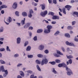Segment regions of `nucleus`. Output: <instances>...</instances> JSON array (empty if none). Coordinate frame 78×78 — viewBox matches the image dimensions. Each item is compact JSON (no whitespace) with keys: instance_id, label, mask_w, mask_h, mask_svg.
Listing matches in <instances>:
<instances>
[{"instance_id":"nucleus-1","label":"nucleus","mask_w":78,"mask_h":78,"mask_svg":"<svg viewBox=\"0 0 78 78\" xmlns=\"http://www.w3.org/2000/svg\"><path fill=\"white\" fill-rule=\"evenodd\" d=\"M58 66L59 67H65L66 70L68 72H67L68 75H71L72 74L73 75V73L72 70H71V69L67 67V65L65 64V63H62L59 64L58 65Z\"/></svg>"},{"instance_id":"nucleus-2","label":"nucleus","mask_w":78,"mask_h":78,"mask_svg":"<svg viewBox=\"0 0 78 78\" xmlns=\"http://www.w3.org/2000/svg\"><path fill=\"white\" fill-rule=\"evenodd\" d=\"M0 68L1 69L2 72H4L5 73V74H4V77H5L7 75H8V70H5V69H4V66H1Z\"/></svg>"},{"instance_id":"nucleus-3","label":"nucleus","mask_w":78,"mask_h":78,"mask_svg":"<svg viewBox=\"0 0 78 78\" xmlns=\"http://www.w3.org/2000/svg\"><path fill=\"white\" fill-rule=\"evenodd\" d=\"M48 63V59L47 58L43 59L41 61V66H43L44 64H47Z\"/></svg>"},{"instance_id":"nucleus-4","label":"nucleus","mask_w":78,"mask_h":78,"mask_svg":"<svg viewBox=\"0 0 78 78\" xmlns=\"http://www.w3.org/2000/svg\"><path fill=\"white\" fill-rule=\"evenodd\" d=\"M48 13V12H47V11L45 10L44 11L41 12L40 13V15H41V16L44 17Z\"/></svg>"},{"instance_id":"nucleus-5","label":"nucleus","mask_w":78,"mask_h":78,"mask_svg":"<svg viewBox=\"0 0 78 78\" xmlns=\"http://www.w3.org/2000/svg\"><path fill=\"white\" fill-rule=\"evenodd\" d=\"M65 7L67 9V10L70 11V9L72 8V6L69 5H67L65 6Z\"/></svg>"},{"instance_id":"nucleus-6","label":"nucleus","mask_w":78,"mask_h":78,"mask_svg":"<svg viewBox=\"0 0 78 78\" xmlns=\"http://www.w3.org/2000/svg\"><path fill=\"white\" fill-rule=\"evenodd\" d=\"M66 44L67 45H69V46H74L73 43H69L68 41H66Z\"/></svg>"},{"instance_id":"nucleus-7","label":"nucleus","mask_w":78,"mask_h":78,"mask_svg":"<svg viewBox=\"0 0 78 78\" xmlns=\"http://www.w3.org/2000/svg\"><path fill=\"white\" fill-rule=\"evenodd\" d=\"M30 13L28 14V16L29 17L31 18V17H32V15L31 14V13H33V10H30Z\"/></svg>"},{"instance_id":"nucleus-8","label":"nucleus","mask_w":78,"mask_h":78,"mask_svg":"<svg viewBox=\"0 0 78 78\" xmlns=\"http://www.w3.org/2000/svg\"><path fill=\"white\" fill-rule=\"evenodd\" d=\"M30 26V23H27L24 26V28H28Z\"/></svg>"},{"instance_id":"nucleus-9","label":"nucleus","mask_w":78,"mask_h":78,"mask_svg":"<svg viewBox=\"0 0 78 78\" xmlns=\"http://www.w3.org/2000/svg\"><path fill=\"white\" fill-rule=\"evenodd\" d=\"M52 19H57L58 20L59 19V17L57 16H54L52 17Z\"/></svg>"},{"instance_id":"nucleus-10","label":"nucleus","mask_w":78,"mask_h":78,"mask_svg":"<svg viewBox=\"0 0 78 78\" xmlns=\"http://www.w3.org/2000/svg\"><path fill=\"white\" fill-rule=\"evenodd\" d=\"M72 63V59H70L69 60L68 62L67 61L66 62V64L67 65H69V64H71Z\"/></svg>"},{"instance_id":"nucleus-11","label":"nucleus","mask_w":78,"mask_h":78,"mask_svg":"<svg viewBox=\"0 0 78 78\" xmlns=\"http://www.w3.org/2000/svg\"><path fill=\"white\" fill-rule=\"evenodd\" d=\"M17 7V4L16 2L14 3L13 5V8L14 9H16Z\"/></svg>"},{"instance_id":"nucleus-12","label":"nucleus","mask_w":78,"mask_h":78,"mask_svg":"<svg viewBox=\"0 0 78 78\" xmlns=\"http://www.w3.org/2000/svg\"><path fill=\"white\" fill-rule=\"evenodd\" d=\"M7 22H9V23H10L12 22V18L11 17H9V18L7 19Z\"/></svg>"},{"instance_id":"nucleus-13","label":"nucleus","mask_w":78,"mask_h":78,"mask_svg":"<svg viewBox=\"0 0 78 78\" xmlns=\"http://www.w3.org/2000/svg\"><path fill=\"white\" fill-rule=\"evenodd\" d=\"M40 50H42L44 48V46L42 45H40L39 48Z\"/></svg>"},{"instance_id":"nucleus-14","label":"nucleus","mask_w":78,"mask_h":78,"mask_svg":"<svg viewBox=\"0 0 78 78\" xmlns=\"http://www.w3.org/2000/svg\"><path fill=\"white\" fill-rule=\"evenodd\" d=\"M52 27H52V26L50 25H48L47 27V29H48L50 31H51V28H52Z\"/></svg>"},{"instance_id":"nucleus-15","label":"nucleus","mask_w":78,"mask_h":78,"mask_svg":"<svg viewBox=\"0 0 78 78\" xmlns=\"http://www.w3.org/2000/svg\"><path fill=\"white\" fill-rule=\"evenodd\" d=\"M44 31L45 33H50V30L48 29L45 30Z\"/></svg>"},{"instance_id":"nucleus-16","label":"nucleus","mask_w":78,"mask_h":78,"mask_svg":"<svg viewBox=\"0 0 78 78\" xmlns=\"http://www.w3.org/2000/svg\"><path fill=\"white\" fill-rule=\"evenodd\" d=\"M66 57H67V59H72V58H73V57L72 55H70L69 56H68L66 55Z\"/></svg>"},{"instance_id":"nucleus-17","label":"nucleus","mask_w":78,"mask_h":78,"mask_svg":"<svg viewBox=\"0 0 78 78\" xmlns=\"http://www.w3.org/2000/svg\"><path fill=\"white\" fill-rule=\"evenodd\" d=\"M25 18L23 19V20H22L21 22V23L22 25L25 24Z\"/></svg>"},{"instance_id":"nucleus-18","label":"nucleus","mask_w":78,"mask_h":78,"mask_svg":"<svg viewBox=\"0 0 78 78\" xmlns=\"http://www.w3.org/2000/svg\"><path fill=\"white\" fill-rule=\"evenodd\" d=\"M21 39L20 37L17 39V44H20V43Z\"/></svg>"},{"instance_id":"nucleus-19","label":"nucleus","mask_w":78,"mask_h":78,"mask_svg":"<svg viewBox=\"0 0 78 78\" xmlns=\"http://www.w3.org/2000/svg\"><path fill=\"white\" fill-rule=\"evenodd\" d=\"M30 50H31L30 46H28L27 48L26 51H30Z\"/></svg>"},{"instance_id":"nucleus-20","label":"nucleus","mask_w":78,"mask_h":78,"mask_svg":"<svg viewBox=\"0 0 78 78\" xmlns=\"http://www.w3.org/2000/svg\"><path fill=\"white\" fill-rule=\"evenodd\" d=\"M57 54H58V55H63V54L62 53H61L60 51L58 50L57 51Z\"/></svg>"},{"instance_id":"nucleus-21","label":"nucleus","mask_w":78,"mask_h":78,"mask_svg":"<svg viewBox=\"0 0 78 78\" xmlns=\"http://www.w3.org/2000/svg\"><path fill=\"white\" fill-rule=\"evenodd\" d=\"M40 6H41V8L42 10H44L45 9V5H43L42 4H41L40 5Z\"/></svg>"},{"instance_id":"nucleus-22","label":"nucleus","mask_w":78,"mask_h":78,"mask_svg":"<svg viewBox=\"0 0 78 78\" xmlns=\"http://www.w3.org/2000/svg\"><path fill=\"white\" fill-rule=\"evenodd\" d=\"M49 63H50L52 65H55V64H56V62L55 61H53L51 62H49Z\"/></svg>"},{"instance_id":"nucleus-23","label":"nucleus","mask_w":78,"mask_h":78,"mask_svg":"<svg viewBox=\"0 0 78 78\" xmlns=\"http://www.w3.org/2000/svg\"><path fill=\"white\" fill-rule=\"evenodd\" d=\"M22 15L24 17H25V16H27V13L26 12H23L22 13Z\"/></svg>"},{"instance_id":"nucleus-24","label":"nucleus","mask_w":78,"mask_h":78,"mask_svg":"<svg viewBox=\"0 0 78 78\" xmlns=\"http://www.w3.org/2000/svg\"><path fill=\"white\" fill-rule=\"evenodd\" d=\"M67 28L68 30H72L73 29V27L70 26H69L67 27Z\"/></svg>"},{"instance_id":"nucleus-25","label":"nucleus","mask_w":78,"mask_h":78,"mask_svg":"<svg viewBox=\"0 0 78 78\" xmlns=\"http://www.w3.org/2000/svg\"><path fill=\"white\" fill-rule=\"evenodd\" d=\"M65 36H66V37H70V34H69V33L65 34Z\"/></svg>"},{"instance_id":"nucleus-26","label":"nucleus","mask_w":78,"mask_h":78,"mask_svg":"<svg viewBox=\"0 0 78 78\" xmlns=\"http://www.w3.org/2000/svg\"><path fill=\"white\" fill-rule=\"evenodd\" d=\"M37 70L39 71H40V72H41V68H40L39 66V65H37Z\"/></svg>"},{"instance_id":"nucleus-27","label":"nucleus","mask_w":78,"mask_h":78,"mask_svg":"<svg viewBox=\"0 0 78 78\" xmlns=\"http://www.w3.org/2000/svg\"><path fill=\"white\" fill-rule=\"evenodd\" d=\"M43 31L42 29H38L37 30V33H42Z\"/></svg>"},{"instance_id":"nucleus-28","label":"nucleus","mask_w":78,"mask_h":78,"mask_svg":"<svg viewBox=\"0 0 78 78\" xmlns=\"http://www.w3.org/2000/svg\"><path fill=\"white\" fill-rule=\"evenodd\" d=\"M36 63L37 64H41V61L38 60H37L36 61Z\"/></svg>"},{"instance_id":"nucleus-29","label":"nucleus","mask_w":78,"mask_h":78,"mask_svg":"<svg viewBox=\"0 0 78 78\" xmlns=\"http://www.w3.org/2000/svg\"><path fill=\"white\" fill-rule=\"evenodd\" d=\"M55 63H60L61 62V60L58 59H57L55 60Z\"/></svg>"},{"instance_id":"nucleus-30","label":"nucleus","mask_w":78,"mask_h":78,"mask_svg":"<svg viewBox=\"0 0 78 78\" xmlns=\"http://www.w3.org/2000/svg\"><path fill=\"white\" fill-rule=\"evenodd\" d=\"M62 12L65 14H66V8H64L62 10Z\"/></svg>"},{"instance_id":"nucleus-31","label":"nucleus","mask_w":78,"mask_h":78,"mask_svg":"<svg viewBox=\"0 0 78 78\" xmlns=\"http://www.w3.org/2000/svg\"><path fill=\"white\" fill-rule=\"evenodd\" d=\"M48 15H51V16H54V13L53 12H49L48 13Z\"/></svg>"},{"instance_id":"nucleus-32","label":"nucleus","mask_w":78,"mask_h":78,"mask_svg":"<svg viewBox=\"0 0 78 78\" xmlns=\"http://www.w3.org/2000/svg\"><path fill=\"white\" fill-rule=\"evenodd\" d=\"M20 73L21 76H23V77L24 76V73H23V72L22 71H20Z\"/></svg>"},{"instance_id":"nucleus-33","label":"nucleus","mask_w":78,"mask_h":78,"mask_svg":"<svg viewBox=\"0 0 78 78\" xmlns=\"http://www.w3.org/2000/svg\"><path fill=\"white\" fill-rule=\"evenodd\" d=\"M7 6L5 5H2L1 6V8H6Z\"/></svg>"},{"instance_id":"nucleus-34","label":"nucleus","mask_w":78,"mask_h":78,"mask_svg":"<svg viewBox=\"0 0 78 78\" xmlns=\"http://www.w3.org/2000/svg\"><path fill=\"white\" fill-rule=\"evenodd\" d=\"M37 56L38 57V58H43V57H44L43 55L41 54H38L37 55Z\"/></svg>"},{"instance_id":"nucleus-35","label":"nucleus","mask_w":78,"mask_h":78,"mask_svg":"<svg viewBox=\"0 0 78 78\" xmlns=\"http://www.w3.org/2000/svg\"><path fill=\"white\" fill-rule=\"evenodd\" d=\"M15 14L16 16H19V12L18 11H16L15 12Z\"/></svg>"},{"instance_id":"nucleus-36","label":"nucleus","mask_w":78,"mask_h":78,"mask_svg":"<svg viewBox=\"0 0 78 78\" xmlns=\"http://www.w3.org/2000/svg\"><path fill=\"white\" fill-rule=\"evenodd\" d=\"M53 69V72L55 74H56L57 73V72H56V71L55 70V69L54 68H53L52 69Z\"/></svg>"},{"instance_id":"nucleus-37","label":"nucleus","mask_w":78,"mask_h":78,"mask_svg":"<svg viewBox=\"0 0 78 78\" xmlns=\"http://www.w3.org/2000/svg\"><path fill=\"white\" fill-rule=\"evenodd\" d=\"M54 55L55 56V57H57V58L60 56V55H58L57 54H54Z\"/></svg>"},{"instance_id":"nucleus-38","label":"nucleus","mask_w":78,"mask_h":78,"mask_svg":"<svg viewBox=\"0 0 78 78\" xmlns=\"http://www.w3.org/2000/svg\"><path fill=\"white\" fill-rule=\"evenodd\" d=\"M73 14H75L76 16L77 17H78V12H75L73 13Z\"/></svg>"},{"instance_id":"nucleus-39","label":"nucleus","mask_w":78,"mask_h":78,"mask_svg":"<svg viewBox=\"0 0 78 78\" xmlns=\"http://www.w3.org/2000/svg\"><path fill=\"white\" fill-rule=\"evenodd\" d=\"M27 56L29 58H32L33 57V55H28Z\"/></svg>"},{"instance_id":"nucleus-40","label":"nucleus","mask_w":78,"mask_h":78,"mask_svg":"<svg viewBox=\"0 0 78 78\" xmlns=\"http://www.w3.org/2000/svg\"><path fill=\"white\" fill-rule=\"evenodd\" d=\"M0 63H1V64H5V62L3 60H0Z\"/></svg>"},{"instance_id":"nucleus-41","label":"nucleus","mask_w":78,"mask_h":78,"mask_svg":"<svg viewBox=\"0 0 78 78\" xmlns=\"http://www.w3.org/2000/svg\"><path fill=\"white\" fill-rule=\"evenodd\" d=\"M28 44V41H26L25 43H24V47H26V46Z\"/></svg>"},{"instance_id":"nucleus-42","label":"nucleus","mask_w":78,"mask_h":78,"mask_svg":"<svg viewBox=\"0 0 78 78\" xmlns=\"http://www.w3.org/2000/svg\"><path fill=\"white\" fill-rule=\"evenodd\" d=\"M59 31H57L55 34L54 35L55 36H57V35H58L59 34Z\"/></svg>"},{"instance_id":"nucleus-43","label":"nucleus","mask_w":78,"mask_h":78,"mask_svg":"<svg viewBox=\"0 0 78 78\" xmlns=\"http://www.w3.org/2000/svg\"><path fill=\"white\" fill-rule=\"evenodd\" d=\"M74 41L76 42H78V39L77 38V37H75V38H74Z\"/></svg>"},{"instance_id":"nucleus-44","label":"nucleus","mask_w":78,"mask_h":78,"mask_svg":"<svg viewBox=\"0 0 78 78\" xmlns=\"http://www.w3.org/2000/svg\"><path fill=\"white\" fill-rule=\"evenodd\" d=\"M3 27H1L0 29V32H3Z\"/></svg>"},{"instance_id":"nucleus-45","label":"nucleus","mask_w":78,"mask_h":78,"mask_svg":"<svg viewBox=\"0 0 78 78\" xmlns=\"http://www.w3.org/2000/svg\"><path fill=\"white\" fill-rule=\"evenodd\" d=\"M6 50L7 51H11V50H10V49H9L8 46H7Z\"/></svg>"},{"instance_id":"nucleus-46","label":"nucleus","mask_w":78,"mask_h":78,"mask_svg":"<svg viewBox=\"0 0 78 78\" xmlns=\"http://www.w3.org/2000/svg\"><path fill=\"white\" fill-rule=\"evenodd\" d=\"M44 52L45 53H46V54H48V53L49 51L48 50H46L44 51Z\"/></svg>"},{"instance_id":"nucleus-47","label":"nucleus","mask_w":78,"mask_h":78,"mask_svg":"<svg viewBox=\"0 0 78 78\" xmlns=\"http://www.w3.org/2000/svg\"><path fill=\"white\" fill-rule=\"evenodd\" d=\"M46 22V23H48L49 22L48 21L46 20H44L43 21V22Z\"/></svg>"},{"instance_id":"nucleus-48","label":"nucleus","mask_w":78,"mask_h":78,"mask_svg":"<svg viewBox=\"0 0 78 78\" xmlns=\"http://www.w3.org/2000/svg\"><path fill=\"white\" fill-rule=\"evenodd\" d=\"M53 3H54V4H56V3H57L56 0H53Z\"/></svg>"},{"instance_id":"nucleus-49","label":"nucleus","mask_w":78,"mask_h":78,"mask_svg":"<svg viewBox=\"0 0 78 78\" xmlns=\"http://www.w3.org/2000/svg\"><path fill=\"white\" fill-rule=\"evenodd\" d=\"M72 25H75L76 23V22L75 21H73L72 22Z\"/></svg>"},{"instance_id":"nucleus-50","label":"nucleus","mask_w":78,"mask_h":78,"mask_svg":"<svg viewBox=\"0 0 78 78\" xmlns=\"http://www.w3.org/2000/svg\"><path fill=\"white\" fill-rule=\"evenodd\" d=\"M5 51V49L4 48H2L0 49V51Z\"/></svg>"},{"instance_id":"nucleus-51","label":"nucleus","mask_w":78,"mask_h":78,"mask_svg":"<svg viewBox=\"0 0 78 78\" xmlns=\"http://www.w3.org/2000/svg\"><path fill=\"white\" fill-rule=\"evenodd\" d=\"M34 41H37V36H36L34 37Z\"/></svg>"},{"instance_id":"nucleus-52","label":"nucleus","mask_w":78,"mask_h":78,"mask_svg":"<svg viewBox=\"0 0 78 78\" xmlns=\"http://www.w3.org/2000/svg\"><path fill=\"white\" fill-rule=\"evenodd\" d=\"M27 73H33V72L31 71H27Z\"/></svg>"},{"instance_id":"nucleus-53","label":"nucleus","mask_w":78,"mask_h":78,"mask_svg":"<svg viewBox=\"0 0 78 78\" xmlns=\"http://www.w3.org/2000/svg\"><path fill=\"white\" fill-rule=\"evenodd\" d=\"M33 27H29L28 30H33Z\"/></svg>"},{"instance_id":"nucleus-54","label":"nucleus","mask_w":78,"mask_h":78,"mask_svg":"<svg viewBox=\"0 0 78 78\" xmlns=\"http://www.w3.org/2000/svg\"><path fill=\"white\" fill-rule=\"evenodd\" d=\"M62 50L63 51H65V49L63 47H62L61 48Z\"/></svg>"},{"instance_id":"nucleus-55","label":"nucleus","mask_w":78,"mask_h":78,"mask_svg":"<svg viewBox=\"0 0 78 78\" xmlns=\"http://www.w3.org/2000/svg\"><path fill=\"white\" fill-rule=\"evenodd\" d=\"M48 2L49 3H52V0H48Z\"/></svg>"},{"instance_id":"nucleus-56","label":"nucleus","mask_w":78,"mask_h":78,"mask_svg":"<svg viewBox=\"0 0 78 78\" xmlns=\"http://www.w3.org/2000/svg\"><path fill=\"white\" fill-rule=\"evenodd\" d=\"M19 56V55L18 54H16L14 55V57L16 58V57H18Z\"/></svg>"},{"instance_id":"nucleus-57","label":"nucleus","mask_w":78,"mask_h":78,"mask_svg":"<svg viewBox=\"0 0 78 78\" xmlns=\"http://www.w3.org/2000/svg\"><path fill=\"white\" fill-rule=\"evenodd\" d=\"M56 21H52L51 22L52 24H56Z\"/></svg>"},{"instance_id":"nucleus-58","label":"nucleus","mask_w":78,"mask_h":78,"mask_svg":"<svg viewBox=\"0 0 78 78\" xmlns=\"http://www.w3.org/2000/svg\"><path fill=\"white\" fill-rule=\"evenodd\" d=\"M22 64L19 63L17 65V67H20V66H22Z\"/></svg>"},{"instance_id":"nucleus-59","label":"nucleus","mask_w":78,"mask_h":78,"mask_svg":"<svg viewBox=\"0 0 78 78\" xmlns=\"http://www.w3.org/2000/svg\"><path fill=\"white\" fill-rule=\"evenodd\" d=\"M32 35V33H31V32H30L29 33V35L30 36V37H31Z\"/></svg>"},{"instance_id":"nucleus-60","label":"nucleus","mask_w":78,"mask_h":78,"mask_svg":"<svg viewBox=\"0 0 78 78\" xmlns=\"http://www.w3.org/2000/svg\"><path fill=\"white\" fill-rule=\"evenodd\" d=\"M1 12L3 14L5 13V12L4 11V10H2L1 11Z\"/></svg>"},{"instance_id":"nucleus-61","label":"nucleus","mask_w":78,"mask_h":78,"mask_svg":"<svg viewBox=\"0 0 78 78\" xmlns=\"http://www.w3.org/2000/svg\"><path fill=\"white\" fill-rule=\"evenodd\" d=\"M17 78H22V77L18 75L17 76Z\"/></svg>"},{"instance_id":"nucleus-62","label":"nucleus","mask_w":78,"mask_h":78,"mask_svg":"<svg viewBox=\"0 0 78 78\" xmlns=\"http://www.w3.org/2000/svg\"><path fill=\"white\" fill-rule=\"evenodd\" d=\"M16 24H17V25H18V26H19V27H20V23H16Z\"/></svg>"},{"instance_id":"nucleus-63","label":"nucleus","mask_w":78,"mask_h":78,"mask_svg":"<svg viewBox=\"0 0 78 78\" xmlns=\"http://www.w3.org/2000/svg\"><path fill=\"white\" fill-rule=\"evenodd\" d=\"M74 2H75V1L73 0L71 1V3H74Z\"/></svg>"},{"instance_id":"nucleus-64","label":"nucleus","mask_w":78,"mask_h":78,"mask_svg":"<svg viewBox=\"0 0 78 78\" xmlns=\"http://www.w3.org/2000/svg\"><path fill=\"white\" fill-rule=\"evenodd\" d=\"M30 78H34V75H32L30 76Z\"/></svg>"}]
</instances>
